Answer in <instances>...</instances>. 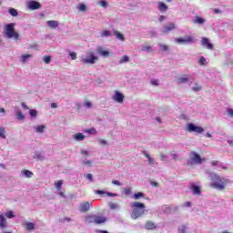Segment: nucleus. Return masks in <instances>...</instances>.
Instances as JSON below:
<instances>
[{
    "instance_id": "3",
    "label": "nucleus",
    "mask_w": 233,
    "mask_h": 233,
    "mask_svg": "<svg viewBox=\"0 0 233 233\" xmlns=\"http://www.w3.org/2000/svg\"><path fill=\"white\" fill-rule=\"evenodd\" d=\"M15 24L10 23L4 26V34L7 39H14L15 41H19V33L15 32Z\"/></svg>"
},
{
    "instance_id": "27",
    "label": "nucleus",
    "mask_w": 233,
    "mask_h": 233,
    "mask_svg": "<svg viewBox=\"0 0 233 233\" xmlns=\"http://www.w3.org/2000/svg\"><path fill=\"white\" fill-rule=\"evenodd\" d=\"M158 10L160 12H167V10H168V5L163 2H158Z\"/></svg>"
},
{
    "instance_id": "21",
    "label": "nucleus",
    "mask_w": 233,
    "mask_h": 233,
    "mask_svg": "<svg viewBox=\"0 0 233 233\" xmlns=\"http://www.w3.org/2000/svg\"><path fill=\"white\" fill-rule=\"evenodd\" d=\"M22 177H27L30 179V177H34V173L28 169H24L21 171Z\"/></svg>"
},
{
    "instance_id": "8",
    "label": "nucleus",
    "mask_w": 233,
    "mask_h": 233,
    "mask_svg": "<svg viewBox=\"0 0 233 233\" xmlns=\"http://www.w3.org/2000/svg\"><path fill=\"white\" fill-rule=\"evenodd\" d=\"M176 43L178 45H191L194 43V38L190 35H186L184 38H177Z\"/></svg>"
},
{
    "instance_id": "62",
    "label": "nucleus",
    "mask_w": 233,
    "mask_h": 233,
    "mask_svg": "<svg viewBox=\"0 0 233 233\" xmlns=\"http://www.w3.org/2000/svg\"><path fill=\"white\" fill-rule=\"evenodd\" d=\"M228 143L229 147H233V139L232 138H228Z\"/></svg>"
},
{
    "instance_id": "5",
    "label": "nucleus",
    "mask_w": 233,
    "mask_h": 233,
    "mask_svg": "<svg viewBox=\"0 0 233 233\" xmlns=\"http://www.w3.org/2000/svg\"><path fill=\"white\" fill-rule=\"evenodd\" d=\"M106 222V218L97 215H88L86 217V223H95V225H101Z\"/></svg>"
},
{
    "instance_id": "54",
    "label": "nucleus",
    "mask_w": 233,
    "mask_h": 233,
    "mask_svg": "<svg viewBox=\"0 0 233 233\" xmlns=\"http://www.w3.org/2000/svg\"><path fill=\"white\" fill-rule=\"evenodd\" d=\"M86 179H88V181H94V177L92 176V174H86Z\"/></svg>"
},
{
    "instance_id": "59",
    "label": "nucleus",
    "mask_w": 233,
    "mask_h": 233,
    "mask_svg": "<svg viewBox=\"0 0 233 233\" xmlns=\"http://www.w3.org/2000/svg\"><path fill=\"white\" fill-rule=\"evenodd\" d=\"M228 115L229 117H233V109L232 108H228Z\"/></svg>"
},
{
    "instance_id": "11",
    "label": "nucleus",
    "mask_w": 233,
    "mask_h": 233,
    "mask_svg": "<svg viewBox=\"0 0 233 233\" xmlns=\"http://www.w3.org/2000/svg\"><path fill=\"white\" fill-rule=\"evenodd\" d=\"M27 7L29 10H39V8H41V4L37 1L29 0L27 2Z\"/></svg>"
},
{
    "instance_id": "23",
    "label": "nucleus",
    "mask_w": 233,
    "mask_h": 233,
    "mask_svg": "<svg viewBox=\"0 0 233 233\" xmlns=\"http://www.w3.org/2000/svg\"><path fill=\"white\" fill-rule=\"evenodd\" d=\"M15 112L16 119H17L18 121H25V115L23 114V112H22L21 110H19V109L16 108V109L15 110Z\"/></svg>"
},
{
    "instance_id": "45",
    "label": "nucleus",
    "mask_w": 233,
    "mask_h": 233,
    "mask_svg": "<svg viewBox=\"0 0 233 233\" xmlns=\"http://www.w3.org/2000/svg\"><path fill=\"white\" fill-rule=\"evenodd\" d=\"M98 5L102 6V8H108V3L105 0H101Z\"/></svg>"
},
{
    "instance_id": "16",
    "label": "nucleus",
    "mask_w": 233,
    "mask_h": 233,
    "mask_svg": "<svg viewBox=\"0 0 233 233\" xmlns=\"http://www.w3.org/2000/svg\"><path fill=\"white\" fill-rule=\"evenodd\" d=\"M190 189H191V192H193V194L195 196H199L201 194V187L192 183L190 184Z\"/></svg>"
},
{
    "instance_id": "7",
    "label": "nucleus",
    "mask_w": 233,
    "mask_h": 233,
    "mask_svg": "<svg viewBox=\"0 0 233 233\" xmlns=\"http://www.w3.org/2000/svg\"><path fill=\"white\" fill-rule=\"evenodd\" d=\"M178 85H192L194 83V78H192L189 75H184L177 78Z\"/></svg>"
},
{
    "instance_id": "40",
    "label": "nucleus",
    "mask_w": 233,
    "mask_h": 233,
    "mask_svg": "<svg viewBox=\"0 0 233 233\" xmlns=\"http://www.w3.org/2000/svg\"><path fill=\"white\" fill-rule=\"evenodd\" d=\"M123 194H125L126 196H130V194H132V188L131 187H124Z\"/></svg>"
},
{
    "instance_id": "57",
    "label": "nucleus",
    "mask_w": 233,
    "mask_h": 233,
    "mask_svg": "<svg viewBox=\"0 0 233 233\" xmlns=\"http://www.w3.org/2000/svg\"><path fill=\"white\" fill-rule=\"evenodd\" d=\"M84 106H86V108H92V102H85Z\"/></svg>"
},
{
    "instance_id": "60",
    "label": "nucleus",
    "mask_w": 233,
    "mask_h": 233,
    "mask_svg": "<svg viewBox=\"0 0 233 233\" xmlns=\"http://www.w3.org/2000/svg\"><path fill=\"white\" fill-rule=\"evenodd\" d=\"M21 106H22V108H24V110H28V106H26L25 103L22 102Z\"/></svg>"
},
{
    "instance_id": "22",
    "label": "nucleus",
    "mask_w": 233,
    "mask_h": 233,
    "mask_svg": "<svg viewBox=\"0 0 233 233\" xmlns=\"http://www.w3.org/2000/svg\"><path fill=\"white\" fill-rule=\"evenodd\" d=\"M176 28L174 24H169L168 25L164 26L162 29V34H168V32H172Z\"/></svg>"
},
{
    "instance_id": "51",
    "label": "nucleus",
    "mask_w": 233,
    "mask_h": 233,
    "mask_svg": "<svg viewBox=\"0 0 233 233\" xmlns=\"http://www.w3.org/2000/svg\"><path fill=\"white\" fill-rule=\"evenodd\" d=\"M85 132L86 134H93V135L97 133V131H96V128H94V127H92L90 129H86Z\"/></svg>"
},
{
    "instance_id": "25",
    "label": "nucleus",
    "mask_w": 233,
    "mask_h": 233,
    "mask_svg": "<svg viewBox=\"0 0 233 233\" xmlns=\"http://www.w3.org/2000/svg\"><path fill=\"white\" fill-rule=\"evenodd\" d=\"M85 137H86L83 135V133H76L72 136L74 141H84Z\"/></svg>"
},
{
    "instance_id": "37",
    "label": "nucleus",
    "mask_w": 233,
    "mask_h": 233,
    "mask_svg": "<svg viewBox=\"0 0 233 233\" xmlns=\"http://www.w3.org/2000/svg\"><path fill=\"white\" fill-rule=\"evenodd\" d=\"M9 14L13 15V17H17L19 15V12L16 9L9 8Z\"/></svg>"
},
{
    "instance_id": "47",
    "label": "nucleus",
    "mask_w": 233,
    "mask_h": 233,
    "mask_svg": "<svg viewBox=\"0 0 233 233\" xmlns=\"http://www.w3.org/2000/svg\"><path fill=\"white\" fill-rule=\"evenodd\" d=\"M202 89L201 86L196 84L193 87L192 90L193 92H200V90Z\"/></svg>"
},
{
    "instance_id": "44",
    "label": "nucleus",
    "mask_w": 233,
    "mask_h": 233,
    "mask_svg": "<svg viewBox=\"0 0 233 233\" xmlns=\"http://www.w3.org/2000/svg\"><path fill=\"white\" fill-rule=\"evenodd\" d=\"M55 187L56 190H61V187H63V180H59L58 182L55 183Z\"/></svg>"
},
{
    "instance_id": "19",
    "label": "nucleus",
    "mask_w": 233,
    "mask_h": 233,
    "mask_svg": "<svg viewBox=\"0 0 233 233\" xmlns=\"http://www.w3.org/2000/svg\"><path fill=\"white\" fill-rule=\"evenodd\" d=\"M95 194H97L98 196H103V194H106L108 198H117V194L112 193V192H105L104 190H96L95 191Z\"/></svg>"
},
{
    "instance_id": "10",
    "label": "nucleus",
    "mask_w": 233,
    "mask_h": 233,
    "mask_svg": "<svg viewBox=\"0 0 233 233\" xmlns=\"http://www.w3.org/2000/svg\"><path fill=\"white\" fill-rule=\"evenodd\" d=\"M32 59H34L33 54H22L19 57V61L22 65H26V63L32 61Z\"/></svg>"
},
{
    "instance_id": "43",
    "label": "nucleus",
    "mask_w": 233,
    "mask_h": 233,
    "mask_svg": "<svg viewBox=\"0 0 233 233\" xmlns=\"http://www.w3.org/2000/svg\"><path fill=\"white\" fill-rule=\"evenodd\" d=\"M29 116H30V117H37V110L30 109L29 110Z\"/></svg>"
},
{
    "instance_id": "39",
    "label": "nucleus",
    "mask_w": 233,
    "mask_h": 233,
    "mask_svg": "<svg viewBox=\"0 0 233 233\" xmlns=\"http://www.w3.org/2000/svg\"><path fill=\"white\" fill-rule=\"evenodd\" d=\"M109 208L111 210H119V206L116 203H109Z\"/></svg>"
},
{
    "instance_id": "63",
    "label": "nucleus",
    "mask_w": 233,
    "mask_h": 233,
    "mask_svg": "<svg viewBox=\"0 0 233 233\" xmlns=\"http://www.w3.org/2000/svg\"><path fill=\"white\" fill-rule=\"evenodd\" d=\"M99 144H100V145H106V140H105V139H99Z\"/></svg>"
},
{
    "instance_id": "31",
    "label": "nucleus",
    "mask_w": 233,
    "mask_h": 233,
    "mask_svg": "<svg viewBox=\"0 0 233 233\" xmlns=\"http://www.w3.org/2000/svg\"><path fill=\"white\" fill-rule=\"evenodd\" d=\"M0 139H6V128L0 127Z\"/></svg>"
},
{
    "instance_id": "20",
    "label": "nucleus",
    "mask_w": 233,
    "mask_h": 233,
    "mask_svg": "<svg viewBox=\"0 0 233 233\" xmlns=\"http://www.w3.org/2000/svg\"><path fill=\"white\" fill-rule=\"evenodd\" d=\"M33 157L36 161H43L45 160V154L41 151H35Z\"/></svg>"
},
{
    "instance_id": "36",
    "label": "nucleus",
    "mask_w": 233,
    "mask_h": 233,
    "mask_svg": "<svg viewBox=\"0 0 233 233\" xmlns=\"http://www.w3.org/2000/svg\"><path fill=\"white\" fill-rule=\"evenodd\" d=\"M25 228L26 230H34V228H35V224L32 222H27L25 223Z\"/></svg>"
},
{
    "instance_id": "15",
    "label": "nucleus",
    "mask_w": 233,
    "mask_h": 233,
    "mask_svg": "<svg viewBox=\"0 0 233 233\" xmlns=\"http://www.w3.org/2000/svg\"><path fill=\"white\" fill-rule=\"evenodd\" d=\"M144 228H146V230H156V228H157V225H156L152 220H147L144 225Z\"/></svg>"
},
{
    "instance_id": "28",
    "label": "nucleus",
    "mask_w": 233,
    "mask_h": 233,
    "mask_svg": "<svg viewBox=\"0 0 233 233\" xmlns=\"http://www.w3.org/2000/svg\"><path fill=\"white\" fill-rule=\"evenodd\" d=\"M36 134H43L45 132V129L46 128V127L45 125H41V126H36L34 127Z\"/></svg>"
},
{
    "instance_id": "29",
    "label": "nucleus",
    "mask_w": 233,
    "mask_h": 233,
    "mask_svg": "<svg viewBox=\"0 0 233 233\" xmlns=\"http://www.w3.org/2000/svg\"><path fill=\"white\" fill-rule=\"evenodd\" d=\"M112 32L108 31V30H104L102 32H100V36L101 37H112Z\"/></svg>"
},
{
    "instance_id": "6",
    "label": "nucleus",
    "mask_w": 233,
    "mask_h": 233,
    "mask_svg": "<svg viewBox=\"0 0 233 233\" xmlns=\"http://www.w3.org/2000/svg\"><path fill=\"white\" fill-rule=\"evenodd\" d=\"M187 132H195V134H203L205 129L199 126H196L194 123H188L187 125Z\"/></svg>"
},
{
    "instance_id": "58",
    "label": "nucleus",
    "mask_w": 233,
    "mask_h": 233,
    "mask_svg": "<svg viewBox=\"0 0 233 233\" xmlns=\"http://www.w3.org/2000/svg\"><path fill=\"white\" fill-rule=\"evenodd\" d=\"M112 185H116V187H121V182L118 180H112Z\"/></svg>"
},
{
    "instance_id": "46",
    "label": "nucleus",
    "mask_w": 233,
    "mask_h": 233,
    "mask_svg": "<svg viewBox=\"0 0 233 233\" xmlns=\"http://www.w3.org/2000/svg\"><path fill=\"white\" fill-rule=\"evenodd\" d=\"M159 48L163 51V52H168V46L167 45H163V44H158Z\"/></svg>"
},
{
    "instance_id": "52",
    "label": "nucleus",
    "mask_w": 233,
    "mask_h": 233,
    "mask_svg": "<svg viewBox=\"0 0 233 233\" xmlns=\"http://www.w3.org/2000/svg\"><path fill=\"white\" fill-rule=\"evenodd\" d=\"M150 84L153 86H159V80L157 79H152Z\"/></svg>"
},
{
    "instance_id": "53",
    "label": "nucleus",
    "mask_w": 233,
    "mask_h": 233,
    "mask_svg": "<svg viewBox=\"0 0 233 233\" xmlns=\"http://www.w3.org/2000/svg\"><path fill=\"white\" fill-rule=\"evenodd\" d=\"M198 63H199V65H206L207 64V58L201 56Z\"/></svg>"
},
{
    "instance_id": "41",
    "label": "nucleus",
    "mask_w": 233,
    "mask_h": 233,
    "mask_svg": "<svg viewBox=\"0 0 233 233\" xmlns=\"http://www.w3.org/2000/svg\"><path fill=\"white\" fill-rule=\"evenodd\" d=\"M43 61L44 63H46V65H50L52 57L50 56H44Z\"/></svg>"
},
{
    "instance_id": "38",
    "label": "nucleus",
    "mask_w": 233,
    "mask_h": 233,
    "mask_svg": "<svg viewBox=\"0 0 233 233\" xmlns=\"http://www.w3.org/2000/svg\"><path fill=\"white\" fill-rule=\"evenodd\" d=\"M4 216L8 219H12V218H14V211L12 210L6 211Z\"/></svg>"
},
{
    "instance_id": "2",
    "label": "nucleus",
    "mask_w": 233,
    "mask_h": 233,
    "mask_svg": "<svg viewBox=\"0 0 233 233\" xmlns=\"http://www.w3.org/2000/svg\"><path fill=\"white\" fill-rule=\"evenodd\" d=\"M130 207L131 208H133V211L131 213L132 219H138V218H143L145 214L148 213V210H147V207L144 203L131 202Z\"/></svg>"
},
{
    "instance_id": "13",
    "label": "nucleus",
    "mask_w": 233,
    "mask_h": 233,
    "mask_svg": "<svg viewBox=\"0 0 233 233\" xmlns=\"http://www.w3.org/2000/svg\"><path fill=\"white\" fill-rule=\"evenodd\" d=\"M201 45L202 46H205V48H208V50H214V45H212L207 37L202 38Z\"/></svg>"
},
{
    "instance_id": "61",
    "label": "nucleus",
    "mask_w": 233,
    "mask_h": 233,
    "mask_svg": "<svg viewBox=\"0 0 233 233\" xmlns=\"http://www.w3.org/2000/svg\"><path fill=\"white\" fill-rule=\"evenodd\" d=\"M150 185H151L152 187H159V184H158L157 182H154V181H151V182H150Z\"/></svg>"
},
{
    "instance_id": "4",
    "label": "nucleus",
    "mask_w": 233,
    "mask_h": 233,
    "mask_svg": "<svg viewBox=\"0 0 233 233\" xmlns=\"http://www.w3.org/2000/svg\"><path fill=\"white\" fill-rule=\"evenodd\" d=\"M97 59V56L94 54V52H86L85 55L81 56L80 61L84 65H95Z\"/></svg>"
},
{
    "instance_id": "12",
    "label": "nucleus",
    "mask_w": 233,
    "mask_h": 233,
    "mask_svg": "<svg viewBox=\"0 0 233 233\" xmlns=\"http://www.w3.org/2000/svg\"><path fill=\"white\" fill-rule=\"evenodd\" d=\"M113 101L121 104L123 103V101H125V96L119 91H115V95L113 96Z\"/></svg>"
},
{
    "instance_id": "34",
    "label": "nucleus",
    "mask_w": 233,
    "mask_h": 233,
    "mask_svg": "<svg viewBox=\"0 0 233 233\" xmlns=\"http://www.w3.org/2000/svg\"><path fill=\"white\" fill-rule=\"evenodd\" d=\"M128 61H130V57H128V56H124L120 58L119 60V65H123L125 63H128Z\"/></svg>"
},
{
    "instance_id": "14",
    "label": "nucleus",
    "mask_w": 233,
    "mask_h": 233,
    "mask_svg": "<svg viewBox=\"0 0 233 233\" xmlns=\"http://www.w3.org/2000/svg\"><path fill=\"white\" fill-rule=\"evenodd\" d=\"M90 207H92V204L90 202H83L79 206V212H88L90 210Z\"/></svg>"
},
{
    "instance_id": "32",
    "label": "nucleus",
    "mask_w": 233,
    "mask_h": 233,
    "mask_svg": "<svg viewBox=\"0 0 233 233\" xmlns=\"http://www.w3.org/2000/svg\"><path fill=\"white\" fill-rule=\"evenodd\" d=\"M141 198H145V194L142 192L135 193L133 195V199H135L136 201H137V199H141Z\"/></svg>"
},
{
    "instance_id": "64",
    "label": "nucleus",
    "mask_w": 233,
    "mask_h": 233,
    "mask_svg": "<svg viewBox=\"0 0 233 233\" xmlns=\"http://www.w3.org/2000/svg\"><path fill=\"white\" fill-rule=\"evenodd\" d=\"M96 233H108V231H106V230H101V229H96Z\"/></svg>"
},
{
    "instance_id": "24",
    "label": "nucleus",
    "mask_w": 233,
    "mask_h": 233,
    "mask_svg": "<svg viewBox=\"0 0 233 233\" xmlns=\"http://www.w3.org/2000/svg\"><path fill=\"white\" fill-rule=\"evenodd\" d=\"M193 23L195 25H205V23H207V20L200 16H195V18L193 19Z\"/></svg>"
},
{
    "instance_id": "50",
    "label": "nucleus",
    "mask_w": 233,
    "mask_h": 233,
    "mask_svg": "<svg viewBox=\"0 0 233 233\" xmlns=\"http://www.w3.org/2000/svg\"><path fill=\"white\" fill-rule=\"evenodd\" d=\"M69 56L72 59V61H76V59H77V54L76 52L69 53Z\"/></svg>"
},
{
    "instance_id": "56",
    "label": "nucleus",
    "mask_w": 233,
    "mask_h": 233,
    "mask_svg": "<svg viewBox=\"0 0 233 233\" xmlns=\"http://www.w3.org/2000/svg\"><path fill=\"white\" fill-rule=\"evenodd\" d=\"M82 156H90V152L88 150L82 149L81 150Z\"/></svg>"
},
{
    "instance_id": "48",
    "label": "nucleus",
    "mask_w": 233,
    "mask_h": 233,
    "mask_svg": "<svg viewBox=\"0 0 233 233\" xmlns=\"http://www.w3.org/2000/svg\"><path fill=\"white\" fill-rule=\"evenodd\" d=\"M83 165H86V167H92V160L85 158L83 160Z\"/></svg>"
},
{
    "instance_id": "26",
    "label": "nucleus",
    "mask_w": 233,
    "mask_h": 233,
    "mask_svg": "<svg viewBox=\"0 0 233 233\" xmlns=\"http://www.w3.org/2000/svg\"><path fill=\"white\" fill-rule=\"evenodd\" d=\"M0 228H6V218L5 214H0Z\"/></svg>"
},
{
    "instance_id": "33",
    "label": "nucleus",
    "mask_w": 233,
    "mask_h": 233,
    "mask_svg": "<svg viewBox=\"0 0 233 233\" xmlns=\"http://www.w3.org/2000/svg\"><path fill=\"white\" fill-rule=\"evenodd\" d=\"M76 10H78V12H86V5L85 4H79L76 6Z\"/></svg>"
},
{
    "instance_id": "35",
    "label": "nucleus",
    "mask_w": 233,
    "mask_h": 233,
    "mask_svg": "<svg viewBox=\"0 0 233 233\" xmlns=\"http://www.w3.org/2000/svg\"><path fill=\"white\" fill-rule=\"evenodd\" d=\"M115 35L116 37V39H119V41H125V35H123V34L119 33L118 31H115Z\"/></svg>"
},
{
    "instance_id": "30",
    "label": "nucleus",
    "mask_w": 233,
    "mask_h": 233,
    "mask_svg": "<svg viewBox=\"0 0 233 233\" xmlns=\"http://www.w3.org/2000/svg\"><path fill=\"white\" fill-rule=\"evenodd\" d=\"M187 230H188V227H187L185 224L180 225L177 228L178 233H187Z\"/></svg>"
},
{
    "instance_id": "17",
    "label": "nucleus",
    "mask_w": 233,
    "mask_h": 233,
    "mask_svg": "<svg viewBox=\"0 0 233 233\" xmlns=\"http://www.w3.org/2000/svg\"><path fill=\"white\" fill-rule=\"evenodd\" d=\"M96 52L98 56H102V57H108L110 56V51L105 49L104 47H98Z\"/></svg>"
},
{
    "instance_id": "18",
    "label": "nucleus",
    "mask_w": 233,
    "mask_h": 233,
    "mask_svg": "<svg viewBox=\"0 0 233 233\" xmlns=\"http://www.w3.org/2000/svg\"><path fill=\"white\" fill-rule=\"evenodd\" d=\"M47 26L51 28L52 30H56L57 26H59V22L56 20H49L46 22Z\"/></svg>"
},
{
    "instance_id": "42",
    "label": "nucleus",
    "mask_w": 233,
    "mask_h": 233,
    "mask_svg": "<svg viewBox=\"0 0 233 233\" xmlns=\"http://www.w3.org/2000/svg\"><path fill=\"white\" fill-rule=\"evenodd\" d=\"M142 52H152V46H142Z\"/></svg>"
},
{
    "instance_id": "49",
    "label": "nucleus",
    "mask_w": 233,
    "mask_h": 233,
    "mask_svg": "<svg viewBox=\"0 0 233 233\" xmlns=\"http://www.w3.org/2000/svg\"><path fill=\"white\" fill-rule=\"evenodd\" d=\"M28 49L29 50H39V46H37V44L29 45Z\"/></svg>"
},
{
    "instance_id": "55",
    "label": "nucleus",
    "mask_w": 233,
    "mask_h": 233,
    "mask_svg": "<svg viewBox=\"0 0 233 233\" xmlns=\"http://www.w3.org/2000/svg\"><path fill=\"white\" fill-rule=\"evenodd\" d=\"M148 164L154 166V165H157V162H156V160H154V158L151 157L148 159Z\"/></svg>"
},
{
    "instance_id": "1",
    "label": "nucleus",
    "mask_w": 233,
    "mask_h": 233,
    "mask_svg": "<svg viewBox=\"0 0 233 233\" xmlns=\"http://www.w3.org/2000/svg\"><path fill=\"white\" fill-rule=\"evenodd\" d=\"M208 175L210 181H212L209 183V187L216 190H225V187L230 183L229 179L219 177L216 173L209 172Z\"/></svg>"
},
{
    "instance_id": "9",
    "label": "nucleus",
    "mask_w": 233,
    "mask_h": 233,
    "mask_svg": "<svg viewBox=\"0 0 233 233\" xmlns=\"http://www.w3.org/2000/svg\"><path fill=\"white\" fill-rule=\"evenodd\" d=\"M202 162L201 157L196 151L191 152L190 164L191 165H200Z\"/></svg>"
}]
</instances>
